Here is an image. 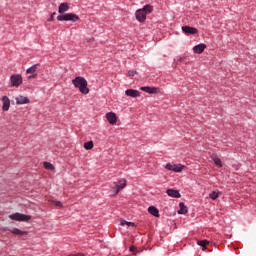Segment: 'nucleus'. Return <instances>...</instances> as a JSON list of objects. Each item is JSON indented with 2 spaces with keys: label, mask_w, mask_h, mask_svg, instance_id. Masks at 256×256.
Returning a JSON list of instances; mask_svg holds the SVG:
<instances>
[{
  "label": "nucleus",
  "mask_w": 256,
  "mask_h": 256,
  "mask_svg": "<svg viewBox=\"0 0 256 256\" xmlns=\"http://www.w3.org/2000/svg\"><path fill=\"white\" fill-rule=\"evenodd\" d=\"M135 15H136L137 21H139L140 23H143L145 21V19H147V14L142 9L137 10Z\"/></svg>",
  "instance_id": "nucleus-8"
},
{
  "label": "nucleus",
  "mask_w": 256,
  "mask_h": 256,
  "mask_svg": "<svg viewBox=\"0 0 256 256\" xmlns=\"http://www.w3.org/2000/svg\"><path fill=\"white\" fill-rule=\"evenodd\" d=\"M135 249H137L135 246H131V247H130V251H131V252L135 251Z\"/></svg>",
  "instance_id": "nucleus-31"
},
{
  "label": "nucleus",
  "mask_w": 256,
  "mask_h": 256,
  "mask_svg": "<svg viewBox=\"0 0 256 256\" xmlns=\"http://www.w3.org/2000/svg\"><path fill=\"white\" fill-rule=\"evenodd\" d=\"M14 101H16L17 105H27L29 103H31V101L29 100V98L23 96V95H19L16 97H13Z\"/></svg>",
  "instance_id": "nucleus-6"
},
{
  "label": "nucleus",
  "mask_w": 256,
  "mask_h": 256,
  "mask_svg": "<svg viewBox=\"0 0 256 256\" xmlns=\"http://www.w3.org/2000/svg\"><path fill=\"white\" fill-rule=\"evenodd\" d=\"M2 111H8L9 108L11 107V100L7 96L2 97Z\"/></svg>",
  "instance_id": "nucleus-10"
},
{
  "label": "nucleus",
  "mask_w": 256,
  "mask_h": 256,
  "mask_svg": "<svg viewBox=\"0 0 256 256\" xmlns=\"http://www.w3.org/2000/svg\"><path fill=\"white\" fill-rule=\"evenodd\" d=\"M128 77H135V75H137V71L135 70H130L127 73Z\"/></svg>",
  "instance_id": "nucleus-29"
},
{
  "label": "nucleus",
  "mask_w": 256,
  "mask_h": 256,
  "mask_svg": "<svg viewBox=\"0 0 256 256\" xmlns=\"http://www.w3.org/2000/svg\"><path fill=\"white\" fill-rule=\"evenodd\" d=\"M54 15H55V13L52 14V16L50 18L51 21H53Z\"/></svg>",
  "instance_id": "nucleus-33"
},
{
  "label": "nucleus",
  "mask_w": 256,
  "mask_h": 256,
  "mask_svg": "<svg viewBox=\"0 0 256 256\" xmlns=\"http://www.w3.org/2000/svg\"><path fill=\"white\" fill-rule=\"evenodd\" d=\"M115 187H113L114 190V195H117L119 191H122V189H125L127 187V180L121 179L119 180L118 184L114 183Z\"/></svg>",
  "instance_id": "nucleus-5"
},
{
  "label": "nucleus",
  "mask_w": 256,
  "mask_h": 256,
  "mask_svg": "<svg viewBox=\"0 0 256 256\" xmlns=\"http://www.w3.org/2000/svg\"><path fill=\"white\" fill-rule=\"evenodd\" d=\"M142 11H144V13L147 15L148 13H152L153 7H152L151 5H146V6H144V8L142 9Z\"/></svg>",
  "instance_id": "nucleus-24"
},
{
  "label": "nucleus",
  "mask_w": 256,
  "mask_h": 256,
  "mask_svg": "<svg viewBox=\"0 0 256 256\" xmlns=\"http://www.w3.org/2000/svg\"><path fill=\"white\" fill-rule=\"evenodd\" d=\"M182 31L185 33V35H195L198 33L197 28L191 26H183Z\"/></svg>",
  "instance_id": "nucleus-9"
},
{
  "label": "nucleus",
  "mask_w": 256,
  "mask_h": 256,
  "mask_svg": "<svg viewBox=\"0 0 256 256\" xmlns=\"http://www.w3.org/2000/svg\"><path fill=\"white\" fill-rule=\"evenodd\" d=\"M67 11H69V4L68 3H61L58 7V13H60V15H63V13H67Z\"/></svg>",
  "instance_id": "nucleus-14"
},
{
  "label": "nucleus",
  "mask_w": 256,
  "mask_h": 256,
  "mask_svg": "<svg viewBox=\"0 0 256 256\" xmlns=\"http://www.w3.org/2000/svg\"><path fill=\"white\" fill-rule=\"evenodd\" d=\"M106 119L110 125H115V123H117V115L114 112H108L106 114Z\"/></svg>",
  "instance_id": "nucleus-11"
},
{
  "label": "nucleus",
  "mask_w": 256,
  "mask_h": 256,
  "mask_svg": "<svg viewBox=\"0 0 256 256\" xmlns=\"http://www.w3.org/2000/svg\"><path fill=\"white\" fill-rule=\"evenodd\" d=\"M10 233H13V235H20L21 237H23V235H27L28 232L27 231H22L18 228H13V229H10Z\"/></svg>",
  "instance_id": "nucleus-17"
},
{
  "label": "nucleus",
  "mask_w": 256,
  "mask_h": 256,
  "mask_svg": "<svg viewBox=\"0 0 256 256\" xmlns=\"http://www.w3.org/2000/svg\"><path fill=\"white\" fill-rule=\"evenodd\" d=\"M33 77H37V74H33V75L29 76L28 79H33Z\"/></svg>",
  "instance_id": "nucleus-32"
},
{
  "label": "nucleus",
  "mask_w": 256,
  "mask_h": 256,
  "mask_svg": "<svg viewBox=\"0 0 256 256\" xmlns=\"http://www.w3.org/2000/svg\"><path fill=\"white\" fill-rule=\"evenodd\" d=\"M44 167L48 171H55V166H53V164H51L50 162H44Z\"/></svg>",
  "instance_id": "nucleus-23"
},
{
  "label": "nucleus",
  "mask_w": 256,
  "mask_h": 256,
  "mask_svg": "<svg viewBox=\"0 0 256 256\" xmlns=\"http://www.w3.org/2000/svg\"><path fill=\"white\" fill-rule=\"evenodd\" d=\"M183 169H185V165L174 164V168H173L174 173H181V171H183Z\"/></svg>",
  "instance_id": "nucleus-20"
},
{
  "label": "nucleus",
  "mask_w": 256,
  "mask_h": 256,
  "mask_svg": "<svg viewBox=\"0 0 256 256\" xmlns=\"http://www.w3.org/2000/svg\"><path fill=\"white\" fill-rule=\"evenodd\" d=\"M165 169H167L168 171H173L174 169V164L168 163L165 165Z\"/></svg>",
  "instance_id": "nucleus-28"
},
{
  "label": "nucleus",
  "mask_w": 256,
  "mask_h": 256,
  "mask_svg": "<svg viewBox=\"0 0 256 256\" xmlns=\"http://www.w3.org/2000/svg\"><path fill=\"white\" fill-rule=\"evenodd\" d=\"M57 21H72V23H77V21H79V17L77 14L66 13L57 16Z\"/></svg>",
  "instance_id": "nucleus-2"
},
{
  "label": "nucleus",
  "mask_w": 256,
  "mask_h": 256,
  "mask_svg": "<svg viewBox=\"0 0 256 256\" xmlns=\"http://www.w3.org/2000/svg\"><path fill=\"white\" fill-rule=\"evenodd\" d=\"M208 244L209 242L207 240L198 241V245H200V247H207Z\"/></svg>",
  "instance_id": "nucleus-27"
},
{
  "label": "nucleus",
  "mask_w": 256,
  "mask_h": 256,
  "mask_svg": "<svg viewBox=\"0 0 256 256\" xmlns=\"http://www.w3.org/2000/svg\"><path fill=\"white\" fill-rule=\"evenodd\" d=\"M205 49H207V45L205 44H198L193 47L194 53H197L198 55H201V53H203Z\"/></svg>",
  "instance_id": "nucleus-13"
},
{
  "label": "nucleus",
  "mask_w": 256,
  "mask_h": 256,
  "mask_svg": "<svg viewBox=\"0 0 256 256\" xmlns=\"http://www.w3.org/2000/svg\"><path fill=\"white\" fill-rule=\"evenodd\" d=\"M166 193L169 197H174L176 199H179V197H181V194L177 190L168 189Z\"/></svg>",
  "instance_id": "nucleus-15"
},
{
  "label": "nucleus",
  "mask_w": 256,
  "mask_h": 256,
  "mask_svg": "<svg viewBox=\"0 0 256 256\" xmlns=\"http://www.w3.org/2000/svg\"><path fill=\"white\" fill-rule=\"evenodd\" d=\"M53 203L56 207H63V203H61V201H53Z\"/></svg>",
  "instance_id": "nucleus-30"
},
{
  "label": "nucleus",
  "mask_w": 256,
  "mask_h": 256,
  "mask_svg": "<svg viewBox=\"0 0 256 256\" xmlns=\"http://www.w3.org/2000/svg\"><path fill=\"white\" fill-rule=\"evenodd\" d=\"M120 225L124 226V225H128V227H135V223L133 222H128V221H125V220H122L120 222Z\"/></svg>",
  "instance_id": "nucleus-26"
},
{
  "label": "nucleus",
  "mask_w": 256,
  "mask_h": 256,
  "mask_svg": "<svg viewBox=\"0 0 256 256\" xmlns=\"http://www.w3.org/2000/svg\"><path fill=\"white\" fill-rule=\"evenodd\" d=\"M84 149H86L87 151L93 149V141L86 142L84 144Z\"/></svg>",
  "instance_id": "nucleus-25"
},
{
  "label": "nucleus",
  "mask_w": 256,
  "mask_h": 256,
  "mask_svg": "<svg viewBox=\"0 0 256 256\" xmlns=\"http://www.w3.org/2000/svg\"><path fill=\"white\" fill-rule=\"evenodd\" d=\"M148 213H150V215H153V217H159V209H157V207L155 206H150L148 208Z\"/></svg>",
  "instance_id": "nucleus-16"
},
{
  "label": "nucleus",
  "mask_w": 256,
  "mask_h": 256,
  "mask_svg": "<svg viewBox=\"0 0 256 256\" xmlns=\"http://www.w3.org/2000/svg\"><path fill=\"white\" fill-rule=\"evenodd\" d=\"M210 199L215 201L218 197H221V192L219 191H213L209 194Z\"/></svg>",
  "instance_id": "nucleus-21"
},
{
  "label": "nucleus",
  "mask_w": 256,
  "mask_h": 256,
  "mask_svg": "<svg viewBox=\"0 0 256 256\" xmlns=\"http://www.w3.org/2000/svg\"><path fill=\"white\" fill-rule=\"evenodd\" d=\"M212 160L215 163L216 167H223V163L221 162V159L217 156H212Z\"/></svg>",
  "instance_id": "nucleus-22"
},
{
  "label": "nucleus",
  "mask_w": 256,
  "mask_h": 256,
  "mask_svg": "<svg viewBox=\"0 0 256 256\" xmlns=\"http://www.w3.org/2000/svg\"><path fill=\"white\" fill-rule=\"evenodd\" d=\"M12 87H19L23 84V76L20 74H14L10 77Z\"/></svg>",
  "instance_id": "nucleus-4"
},
{
  "label": "nucleus",
  "mask_w": 256,
  "mask_h": 256,
  "mask_svg": "<svg viewBox=\"0 0 256 256\" xmlns=\"http://www.w3.org/2000/svg\"><path fill=\"white\" fill-rule=\"evenodd\" d=\"M8 217L9 219H12V221H19L24 223H27V221H31V216L21 213H14L9 215Z\"/></svg>",
  "instance_id": "nucleus-3"
},
{
  "label": "nucleus",
  "mask_w": 256,
  "mask_h": 256,
  "mask_svg": "<svg viewBox=\"0 0 256 256\" xmlns=\"http://www.w3.org/2000/svg\"><path fill=\"white\" fill-rule=\"evenodd\" d=\"M140 89L141 91H144L145 93H149L150 95H157V93H159V88L157 87L145 86V87H141Z\"/></svg>",
  "instance_id": "nucleus-7"
},
{
  "label": "nucleus",
  "mask_w": 256,
  "mask_h": 256,
  "mask_svg": "<svg viewBox=\"0 0 256 256\" xmlns=\"http://www.w3.org/2000/svg\"><path fill=\"white\" fill-rule=\"evenodd\" d=\"M72 85H74L76 89H79L82 95H89V87H87L88 85L87 79H85L84 77H81V76L75 77V79L72 80Z\"/></svg>",
  "instance_id": "nucleus-1"
},
{
  "label": "nucleus",
  "mask_w": 256,
  "mask_h": 256,
  "mask_svg": "<svg viewBox=\"0 0 256 256\" xmlns=\"http://www.w3.org/2000/svg\"><path fill=\"white\" fill-rule=\"evenodd\" d=\"M40 66H41V64H35V65L31 66L30 68H28L26 70V73L33 75L37 71V69H39Z\"/></svg>",
  "instance_id": "nucleus-18"
},
{
  "label": "nucleus",
  "mask_w": 256,
  "mask_h": 256,
  "mask_svg": "<svg viewBox=\"0 0 256 256\" xmlns=\"http://www.w3.org/2000/svg\"><path fill=\"white\" fill-rule=\"evenodd\" d=\"M125 95H127V97H133V98L141 97V92L135 89H128L125 91Z\"/></svg>",
  "instance_id": "nucleus-12"
},
{
  "label": "nucleus",
  "mask_w": 256,
  "mask_h": 256,
  "mask_svg": "<svg viewBox=\"0 0 256 256\" xmlns=\"http://www.w3.org/2000/svg\"><path fill=\"white\" fill-rule=\"evenodd\" d=\"M179 207H180V210H178V214H179V215H185V214H187L188 209H187V206H185V204H184L183 202H181V203L179 204Z\"/></svg>",
  "instance_id": "nucleus-19"
}]
</instances>
